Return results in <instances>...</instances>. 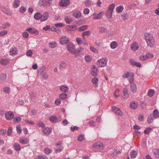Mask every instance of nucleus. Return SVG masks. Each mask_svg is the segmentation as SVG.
<instances>
[{
    "instance_id": "36",
    "label": "nucleus",
    "mask_w": 159,
    "mask_h": 159,
    "mask_svg": "<svg viewBox=\"0 0 159 159\" xmlns=\"http://www.w3.org/2000/svg\"><path fill=\"white\" fill-rule=\"evenodd\" d=\"M6 74L4 73H2L0 74V80L2 81L5 80L7 78Z\"/></svg>"
},
{
    "instance_id": "3",
    "label": "nucleus",
    "mask_w": 159,
    "mask_h": 159,
    "mask_svg": "<svg viewBox=\"0 0 159 159\" xmlns=\"http://www.w3.org/2000/svg\"><path fill=\"white\" fill-rule=\"evenodd\" d=\"M115 7V4H112L108 7L106 12V15L107 19H110L111 18Z\"/></svg>"
},
{
    "instance_id": "19",
    "label": "nucleus",
    "mask_w": 159,
    "mask_h": 159,
    "mask_svg": "<svg viewBox=\"0 0 159 159\" xmlns=\"http://www.w3.org/2000/svg\"><path fill=\"white\" fill-rule=\"evenodd\" d=\"M51 131L52 128H51L46 127L43 129V133L47 135H49L51 133Z\"/></svg>"
},
{
    "instance_id": "48",
    "label": "nucleus",
    "mask_w": 159,
    "mask_h": 159,
    "mask_svg": "<svg viewBox=\"0 0 159 159\" xmlns=\"http://www.w3.org/2000/svg\"><path fill=\"white\" fill-rule=\"evenodd\" d=\"M90 49L92 52L95 53H98V50L93 46L90 47Z\"/></svg>"
},
{
    "instance_id": "52",
    "label": "nucleus",
    "mask_w": 159,
    "mask_h": 159,
    "mask_svg": "<svg viewBox=\"0 0 159 159\" xmlns=\"http://www.w3.org/2000/svg\"><path fill=\"white\" fill-rule=\"evenodd\" d=\"M84 136L82 134H80L79 135L78 137V140L80 142L84 140Z\"/></svg>"
},
{
    "instance_id": "53",
    "label": "nucleus",
    "mask_w": 159,
    "mask_h": 159,
    "mask_svg": "<svg viewBox=\"0 0 159 159\" xmlns=\"http://www.w3.org/2000/svg\"><path fill=\"white\" fill-rule=\"evenodd\" d=\"M153 115L155 118H157L159 117V113L157 110L156 109L154 111Z\"/></svg>"
},
{
    "instance_id": "61",
    "label": "nucleus",
    "mask_w": 159,
    "mask_h": 159,
    "mask_svg": "<svg viewBox=\"0 0 159 159\" xmlns=\"http://www.w3.org/2000/svg\"><path fill=\"white\" fill-rule=\"evenodd\" d=\"M120 92V90L119 89H116L114 92V95L116 98H118L120 96V94L118 93Z\"/></svg>"
},
{
    "instance_id": "62",
    "label": "nucleus",
    "mask_w": 159,
    "mask_h": 159,
    "mask_svg": "<svg viewBox=\"0 0 159 159\" xmlns=\"http://www.w3.org/2000/svg\"><path fill=\"white\" fill-rule=\"evenodd\" d=\"M34 159H48V158L45 156L39 155L34 158Z\"/></svg>"
},
{
    "instance_id": "63",
    "label": "nucleus",
    "mask_w": 159,
    "mask_h": 159,
    "mask_svg": "<svg viewBox=\"0 0 159 159\" xmlns=\"http://www.w3.org/2000/svg\"><path fill=\"white\" fill-rule=\"evenodd\" d=\"M111 152H113V154L111 153V155H113V156L116 155L117 154H119L120 153V151L115 150V151L114 150H112Z\"/></svg>"
},
{
    "instance_id": "12",
    "label": "nucleus",
    "mask_w": 159,
    "mask_h": 159,
    "mask_svg": "<svg viewBox=\"0 0 159 159\" xmlns=\"http://www.w3.org/2000/svg\"><path fill=\"white\" fill-rule=\"evenodd\" d=\"M26 31H28L32 34H34L36 35H39V31L34 28H28L26 29Z\"/></svg>"
},
{
    "instance_id": "39",
    "label": "nucleus",
    "mask_w": 159,
    "mask_h": 159,
    "mask_svg": "<svg viewBox=\"0 0 159 159\" xmlns=\"http://www.w3.org/2000/svg\"><path fill=\"white\" fill-rule=\"evenodd\" d=\"M137 155V153L135 151H133L131 152L130 153V157L131 158L134 159L136 156Z\"/></svg>"
},
{
    "instance_id": "54",
    "label": "nucleus",
    "mask_w": 159,
    "mask_h": 159,
    "mask_svg": "<svg viewBox=\"0 0 159 159\" xmlns=\"http://www.w3.org/2000/svg\"><path fill=\"white\" fill-rule=\"evenodd\" d=\"M25 122L29 125H34V122L32 120H25Z\"/></svg>"
},
{
    "instance_id": "60",
    "label": "nucleus",
    "mask_w": 159,
    "mask_h": 159,
    "mask_svg": "<svg viewBox=\"0 0 159 159\" xmlns=\"http://www.w3.org/2000/svg\"><path fill=\"white\" fill-rule=\"evenodd\" d=\"M1 11L5 13H7L8 11L7 8L5 7H2L1 8Z\"/></svg>"
},
{
    "instance_id": "64",
    "label": "nucleus",
    "mask_w": 159,
    "mask_h": 159,
    "mask_svg": "<svg viewBox=\"0 0 159 159\" xmlns=\"http://www.w3.org/2000/svg\"><path fill=\"white\" fill-rule=\"evenodd\" d=\"M91 3V1L89 0H86L85 2V5L87 7H89Z\"/></svg>"
},
{
    "instance_id": "44",
    "label": "nucleus",
    "mask_w": 159,
    "mask_h": 159,
    "mask_svg": "<svg viewBox=\"0 0 159 159\" xmlns=\"http://www.w3.org/2000/svg\"><path fill=\"white\" fill-rule=\"evenodd\" d=\"M134 75L133 74H132L131 75L129 76V83H130V84H134Z\"/></svg>"
},
{
    "instance_id": "5",
    "label": "nucleus",
    "mask_w": 159,
    "mask_h": 159,
    "mask_svg": "<svg viewBox=\"0 0 159 159\" xmlns=\"http://www.w3.org/2000/svg\"><path fill=\"white\" fill-rule=\"evenodd\" d=\"M66 47L68 51L74 54L76 50L75 45L71 43H69L67 44Z\"/></svg>"
},
{
    "instance_id": "56",
    "label": "nucleus",
    "mask_w": 159,
    "mask_h": 159,
    "mask_svg": "<svg viewBox=\"0 0 159 159\" xmlns=\"http://www.w3.org/2000/svg\"><path fill=\"white\" fill-rule=\"evenodd\" d=\"M65 26V24L62 23H57L55 25V26L56 27H64Z\"/></svg>"
},
{
    "instance_id": "25",
    "label": "nucleus",
    "mask_w": 159,
    "mask_h": 159,
    "mask_svg": "<svg viewBox=\"0 0 159 159\" xmlns=\"http://www.w3.org/2000/svg\"><path fill=\"white\" fill-rule=\"evenodd\" d=\"M130 87L131 91L133 93H135L137 90L136 85L134 83L130 84Z\"/></svg>"
},
{
    "instance_id": "34",
    "label": "nucleus",
    "mask_w": 159,
    "mask_h": 159,
    "mask_svg": "<svg viewBox=\"0 0 159 159\" xmlns=\"http://www.w3.org/2000/svg\"><path fill=\"white\" fill-rule=\"evenodd\" d=\"M0 63L3 65H6L8 63V61L6 59H2L0 60Z\"/></svg>"
},
{
    "instance_id": "30",
    "label": "nucleus",
    "mask_w": 159,
    "mask_h": 159,
    "mask_svg": "<svg viewBox=\"0 0 159 159\" xmlns=\"http://www.w3.org/2000/svg\"><path fill=\"white\" fill-rule=\"evenodd\" d=\"M68 87L66 86H62L60 88V90L63 92H67L69 90Z\"/></svg>"
},
{
    "instance_id": "26",
    "label": "nucleus",
    "mask_w": 159,
    "mask_h": 159,
    "mask_svg": "<svg viewBox=\"0 0 159 159\" xmlns=\"http://www.w3.org/2000/svg\"><path fill=\"white\" fill-rule=\"evenodd\" d=\"M42 14L39 12H37L35 14L34 18L36 20H40L41 19Z\"/></svg>"
},
{
    "instance_id": "2",
    "label": "nucleus",
    "mask_w": 159,
    "mask_h": 159,
    "mask_svg": "<svg viewBox=\"0 0 159 159\" xmlns=\"http://www.w3.org/2000/svg\"><path fill=\"white\" fill-rule=\"evenodd\" d=\"M105 147V145L101 142H98L93 143L92 146V148L94 150H103Z\"/></svg>"
},
{
    "instance_id": "21",
    "label": "nucleus",
    "mask_w": 159,
    "mask_h": 159,
    "mask_svg": "<svg viewBox=\"0 0 159 159\" xmlns=\"http://www.w3.org/2000/svg\"><path fill=\"white\" fill-rule=\"evenodd\" d=\"M130 106L131 108L132 109H136L138 107V102H136L133 101L130 103Z\"/></svg>"
},
{
    "instance_id": "40",
    "label": "nucleus",
    "mask_w": 159,
    "mask_h": 159,
    "mask_svg": "<svg viewBox=\"0 0 159 159\" xmlns=\"http://www.w3.org/2000/svg\"><path fill=\"white\" fill-rule=\"evenodd\" d=\"M21 120V118L19 116H16L13 119V121L15 123H18Z\"/></svg>"
},
{
    "instance_id": "59",
    "label": "nucleus",
    "mask_w": 159,
    "mask_h": 159,
    "mask_svg": "<svg viewBox=\"0 0 159 159\" xmlns=\"http://www.w3.org/2000/svg\"><path fill=\"white\" fill-rule=\"evenodd\" d=\"M121 16L124 20H125L128 19V16L126 13H124L121 14Z\"/></svg>"
},
{
    "instance_id": "11",
    "label": "nucleus",
    "mask_w": 159,
    "mask_h": 159,
    "mask_svg": "<svg viewBox=\"0 0 159 159\" xmlns=\"http://www.w3.org/2000/svg\"><path fill=\"white\" fill-rule=\"evenodd\" d=\"M112 109L113 110V112L117 115L120 116H122L123 115V113L119 108L114 106L112 107Z\"/></svg>"
},
{
    "instance_id": "49",
    "label": "nucleus",
    "mask_w": 159,
    "mask_h": 159,
    "mask_svg": "<svg viewBox=\"0 0 159 159\" xmlns=\"http://www.w3.org/2000/svg\"><path fill=\"white\" fill-rule=\"evenodd\" d=\"M10 26V25L8 22L4 23L3 24L2 27L4 29H7Z\"/></svg>"
},
{
    "instance_id": "45",
    "label": "nucleus",
    "mask_w": 159,
    "mask_h": 159,
    "mask_svg": "<svg viewBox=\"0 0 159 159\" xmlns=\"http://www.w3.org/2000/svg\"><path fill=\"white\" fill-rule=\"evenodd\" d=\"M154 93V90L152 89H150L148 93V95L150 97H152Z\"/></svg>"
},
{
    "instance_id": "7",
    "label": "nucleus",
    "mask_w": 159,
    "mask_h": 159,
    "mask_svg": "<svg viewBox=\"0 0 159 159\" xmlns=\"http://www.w3.org/2000/svg\"><path fill=\"white\" fill-rule=\"evenodd\" d=\"M60 42L61 44H67L70 41L69 38L66 36H62L59 39Z\"/></svg>"
},
{
    "instance_id": "38",
    "label": "nucleus",
    "mask_w": 159,
    "mask_h": 159,
    "mask_svg": "<svg viewBox=\"0 0 159 159\" xmlns=\"http://www.w3.org/2000/svg\"><path fill=\"white\" fill-rule=\"evenodd\" d=\"M20 0H15L14 1L13 6L15 8L18 7L20 5Z\"/></svg>"
},
{
    "instance_id": "4",
    "label": "nucleus",
    "mask_w": 159,
    "mask_h": 159,
    "mask_svg": "<svg viewBox=\"0 0 159 159\" xmlns=\"http://www.w3.org/2000/svg\"><path fill=\"white\" fill-rule=\"evenodd\" d=\"M107 59L106 58H102L98 60V67H102L105 66L107 64Z\"/></svg>"
},
{
    "instance_id": "1",
    "label": "nucleus",
    "mask_w": 159,
    "mask_h": 159,
    "mask_svg": "<svg viewBox=\"0 0 159 159\" xmlns=\"http://www.w3.org/2000/svg\"><path fill=\"white\" fill-rule=\"evenodd\" d=\"M144 36L148 45L150 47H153L154 44V41L151 34L146 33L145 34Z\"/></svg>"
},
{
    "instance_id": "29",
    "label": "nucleus",
    "mask_w": 159,
    "mask_h": 159,
    "mask_svg": "<svg viewBox=\"0 0 159 159\" xmlns=\"http://www.w3.org/2000/svg\"><path fill=\"white\" fill-rule=\"evenodd\" d=\"M13 147L14 149L16 151H19L21 149L20 146L18 143H15L14 144Z\"/></svg>"
},
{
    "instance_id": "41",
    "label": "nucleus",
    "mask_w": 159,
    "mask_h": 159,
    "mask_svg": "<svg viewBox=\"0 0 159 159\" xmlns=\"http://www.w3.org/2000/svg\"><path fill=\"white\" fill-rule=\"evenodd\" d=\"M19 142L20 143L24 144H27L28 143V141L27 139H20Z\"/></svg>"
},
{
    "instance_id": "20",
    "label": "nucleus",
    "mask_w": 159,
    "mask_h": 159,
    "mask_svg": "<svg viewBox=\"0 0 159 159\" xmlns=\"http://www.w3.org/2000/svg\"><path fill=\"white\" fill-rule=\"evenodd\" d=\"M64 20L67 24H70L73 21V19L69 16H66L64 17Z\"/></svg>"
},
{
    "instance_id": "18",
    "label": "nucleus",
    "mask_w": 159,
    "mask_h": 159,
    "mask_svg": "<svg viewBox=\"0 0 159 159\" xmlns=\"http://www.w3.org/2000/svg\"><path fill=\"white\" fill-rule=\"evenodd\" d=\"M42 16L41 21L43 22L48 19L49 16V14L48 12H46L44 13L43 15L42 14Z\"/></svg>"
},
{
    "instance_id": "43",
    "label": "nucleus",
    "mask_w": 159,
    "mask_h": 159,
    "mask_svg": "<svg viewBox=\"0 0 159 159\" xmlns=\"http://www.w3.org/2000/svg\"><path fill=\"white\" fill-rule=\"evenodd\" d=\"M57 43L55 42H52L49 43V47L51 48H54L56 47Z\"/></svg>"
},
{
    "instance_id": "22",
    "label": "nucleus",
    "mask_w": 159,
    "mask_h": 159,
    "mask_svg": "<svg viewBox=\"0 0 159 159\" xmlns=\"http://www.w3.org/2000/svg\"><path fill=\"white\" fill-rule=\"evenodd\" d=\"M130 62L131 64L133 66H136L138 67H140L141 65L139 62H137L133 59H130Z\"/></svg>"
},
{
    "instance_id": "24",
    "label": "nucleus",
    "mask_w": 159,
    "mask_h": 159,
    "mask_svg": "<svg viewBox=\"0 0 159 159\" xmlns=\"http://www.w3.org/2000/svg\"><path fill=\"white\" fill-rule=\"evenodd\" d=\"M96 66H93L91 70V75L93 76H96L97 75V70Z\"/></svg>"
},
{
    "instance_id": "35",
    "label": "nucleus",
    "mask_w": 159,
    "mask_h": 159,
    "mask_svg": "<svg viewBox=\"0 0 159 159\" xmlns=\"http://www.w3.org/2000/svg\"><path fill=\"white\" fill-rule=\"evenodd\" d=\"M3 91L5 93L8 94L11 92V88L10 87H5L3 88Z\"/></svg>"
},
{
    "instance_id": "27",
    "label": "nucleus",
    "mask_w": 159,
    "mask_h": 159,
    "mask_svg": "<svg viewBox=\"0 0 159 159\" xmlns=\"http://www.w3.org/2000/svg\"><path fill=\"white\" fill-rule=\"evenodd\" d=\"M72 15L75 17L76 18H79L81 16V13L80 11H76L73 13Z\"/></svg>"
},
{
    "instance_id": "9",
    "label": "nucleus",
    "mask_w": 159,
    "mask_h": 159,
    "mask_svg": "<svg viewBox=\"0 0 159 159\" xmlns=\"http://www.w3.org/2000/svg\"><path fill=\"white\" fill-rule=\"evenodd\" d=\"M104 14V12L101 11L98 14L94 12L92 14L93 18L94 19L99 20L100 19Z\"/></svg>"
},
{
    "instance_id": "8",
    "label": "nucleus",
    "mask_w": 159,
    "mask_h": 159,
    "mask_svg": "<svg viewBox=\"0 0 159 159\" xmlns=\"http://www.w3.org/2000/svg\"><path fill=\"white\" fill-rule=\"evenodd\" d=\"M84 53V49L81 47L78 48L75 50L74 55L76 57L83 55Z\"/></svg>"
},
{
    "instance_id": "28",
    "label": "nucleus",
    "mask_w": 159,
    "mask_h": 159,
    "mask_svg": "<svg viewBox=\"0 0 159 159\" xmlns=\"http://www.w3.org/2000/svg\"><path fill=\"white\" fill-rule=\"evenodd\" d=\"M49 120L53 123H56L58 121L57 118L55 116H52L49 118Z\"/></svg>"
},
{
    "instance_id": "32",
    "label": "nucleus",
    "mask_w": 159,
    "mask_h": 159,
    "mask_svg": "<svg viewBox=\"0 0 159 159\" xmlns=\"http://www.w3.org/2000/svg\"><path fill=\"white\" fill-rule=\"evenodd\" d=\"M88 28V26L87 25H84L78 28V30L79 31H83L87 30Z\"/></svg>"
},
{
    "instance_id": "10",
    "label": "nucleus",
    "mask_w": 159,
    "mask_h": 159,
    "mask_svg": "<svg viewBox=\"0 0 159 159\" xmlns=\"http://www.w3.org/2000/svg\"><path fill=\"white\" fill-rule=\"evenodd\" d=\"M5 116L6 119L7 120H12L14 117V115L11 111H8L6 112Z\"/></svg>"
},
{
    "instance_id": "58",
    "label": "nucleus",
    "mask_w": 159,
    "mask_h": 159,
    "mask_svg": "<svg viewBox=\"0 0 159 159\" xmlns=\"http://www.w3.org/2000/svg\"><path fill=\"white\" fill-rule=\"evenodd\" d=\"M154 152L156 157L157 158H159V149H155Z\"/></svg>"
},
{
    "instance_id": "55",
    "label": "nucleus",
    "mask_w": 159,
    "mask_h": 159,
    "mask_svg": "<svg viewBox=\"0 0 159 159\" xmlns=\"http://www.w3.org/2000/svg\"><path fill=\"white\" fill-rule=\"evenodd\" d=\"M44 152L46 154H48L51 152L52 150L49 148H45L44 149Z\"/></svg>"
},
{
    "instance_id": "37",
    "label": "nucleus",
    "mask_w": 159,
    "mask_h": 159,
    "mask_svg": "<svg viewBox=\"0 0 159 159\" xmlns=\"http://www.w3.org/2000/svg\"><path fill=\"white\" fill-rule=\"evenodd\" d=\"M91 34V32L89 31H87L83 32L82 34V36L83 38L85 36H89Z\"/></svg>"
},
{
    "instance_id": "57",
    "label": "nucleus",
    "mask_w": 159,
    "mask_h": 159,
    "mask_svg": "<svg viewBox=\"0 0 159 159\" xmlns=\"http://www.w3.org/2000/svg\"><path fill=\"white\" fill-rule=\"evenodd\" d=\"M85 60L86 61L89 62L91 61V57L89 55H86L84 57Z\"/></svg>"
},
{
    "instance_id": "6",
    "label": "nucleus",
    "mask_w": 159,
    "mask_h": 159,
    "mask_svg": "<svg viewBox=\"0 0 159 159\" xmlns=\"http://www.w3.org/2000/svg\"><path fill=\"white\" fill-rule=\"evenodd\" d=\"M153 57V55L152 53H147L145 55H142L139 57V59L142 61H144L148 59L149 58Z\"/></svg>"
},
{
    "instance_id": "47",
    "label": "nucleus",
    "mask_w": 159,
    "mask_h": 159,
    "mask_svg": "<svg viewBox=\"0 0 159 159\" xmlns=\"http://www.w3.org/2000/svg\"><path fill=\"white\" fill-rule=\"evenodd\" d=\"M99 31L102 33H105L106 32V29L105 27L101 26L99 28Z\"/></svg>"
},
{
    "instance_id": "33",
    "label": "nucleus",
    "mask_w": 159,
    "mask_h": 159,
    "mask_svg": "<svg viewBox=\"0 0 159 159\" xmlns=\"http://www.w3.org/2000/svg\"><path fill=\"white\" fill-rule=\"evenodd\" d=\"M118 46V43L116 41H113L111 42L110 44V47L112 49L116 48Z\"/></svg>"
},
{
    "instance_id": "51",
    "label": "nucleus",
    "mask_w": 159,
    "mask_h": 159,
    "mask_svg": "<svg viewBox=\"0 0 159 159\" xmlns=\"http://www.w3.org/2000/svg\"><path fill=\"white\" fill-rule=\"evenodd\" d=\"M59 97L62 99H64L67 98V95L66 93H62L60 94Z\"/></svg>"
},
{
    "instance_id": "50",
    "label": "nucleus",
    "mask_w": 159,
    "mask_h": 159,
    "mask_svg": "<svg viewBox=\"0 0 159 159\" xmlns=\"http://www.w3.org/2000/svg\"><path fill=\"white\" fill-rule=\"evenodd\" d=\"M131 75L129 72L127 71L122 75V77L123 78H128Z\"/></svg>"
},
{
    "instance_id": "15",
    "label": "nucleus",
    "mask_w": 159,
    "mask_h": 159,
    "mask_svg": "<svg viewBox=\"0 0 159 159\" xmlns=\"http://www.w3.org/2000/svg\"><path fill=\"white\" fill-rule=\"evenodd\" d=\"M70 3L69 0H62L59 3V5L61 7H66Z\"/></svg>"
},
{
    "instance_id": "14",
    "label": "nucleus",
    "mask_w": 159,
    "mask_h": 159,
    "mask_svg": "<svg viewBox=\"0 0 159 159\" xmlns=\"http://www.w3.org/2000/svg\"><path fill=\"white\" fill-rule=\"evenodd\" d=\"M10 55L12 56H15L17 54L18 51L15 47L11 48L9 50Z\"/></svg>"
},
{
    "instance_id": "17",
    "label": "nucleus",
    "mask_w": 159,
    "mask_h": 159,
    "mask_svg": "<svg viewBox=\"0 0 159 159\" xmlns=\"http://www.w3.org/2000/svg\"><path fill=\"white\" fill-rule=\"evenodd\" d=\"M39 2L41 5H47L52 3V0H40Z\"/></svg>"
},
{
    "instance_id": "16",
    "label": "nucleus",
    "mask_w": 159,
    "mask_h": 159,
    "mask_svg": "<svg viewBox=\"0 0 159 159\" xmlns=\"http://www.w3.org/2000/svg\"><path fill=\"white\" fill-rule=\"evenodd\" d=\"M130 48L131 50L135 51L137 50L139 48V45L136 42H133L130 45Z\"/></svg>"
},
{
    "instance_id": "23",
    "label": "nucleus",
    "mask_w": 159,
    "mask_h": 159,
    "mask_svg": "<svg viewBox=\"0 0 159 159\" xmlns=\"http://www.w3.org/2000/svg\"><path fill=\"white\" fill-rule=\"evenodd\" d=\"M98 79L96 77H94L91 80L92 83L95 84L94 86L95 87H97L98 86Z\"/></svg>"
},
{
    "instance_id": "31",
    "label": "nucleus",
    "mask_w": 159,
    "mask_h": 159,
    "mask_svg": "<svg viewBox=\"0 0 159 159\" xmlns=\"http://www.w3.org/2000/svg\"><path fill=\"white\" fill-rule=\"evenodd\" d=\"M124 9V7L123 6L120 5L116 7V11L117 13H120Z\"/></svg>"
},
{
    "instance_id": "42",
    "label": "nucleus",
    "mask_w": 159,
    "mask_h": 159,
    "mask_svg": "<svg viewBox=\"0 0 159 159\" xmlns=\"http://www.w3.org/2000/svg\"><path fill=\"white\" fill-rule=\"evenodd\" d=\"M56 146L57 148H58V149H57L56 150V152L57 153H58L61 152L63 148V147H61V145L59 144H57Z\"/></svg>"
},
{
    "instance_id": "13",
    "label": "nucleus",
    "mask_w": 159,
    "mask_h": 159,
    "mask_svg": "<svg viewBox=\"0 0 159 159\" xmlns=\"http://www.w3.org/2000/svg\"><path fill=\"white\" fill-rule=\"evenodd\" d=\"M77 29V26L75 25H68L65 27L66 30L70 31H75Z\"/></svg>"
},
{
    "instance_id": "46",
    "label": "nucleus",
    "mask_w": 159,
    "mask_h": 159,
    "mask_svg": "<svg viewBox=\"0 0 159 159\" xmlns=\"http://www.w3.org/2000/svg\"><path fill=\"white\" fill-rule=\"evenodd\" d=\"M26 10V8L24 6L21 7L19 9L20 12L22 14L24 13Z\"/></svg>"
}]
</instances>
